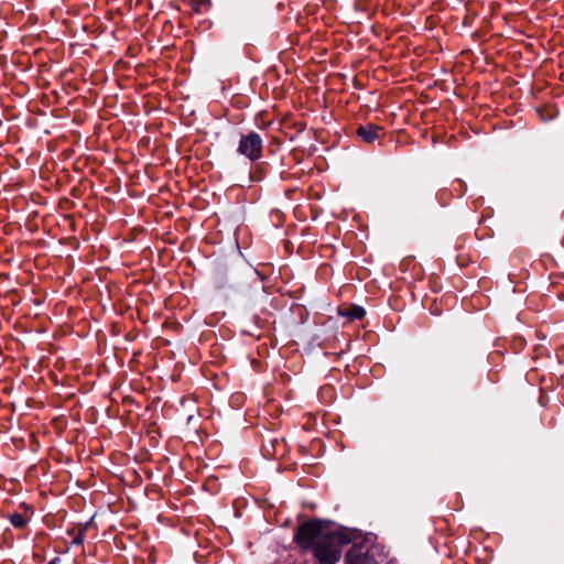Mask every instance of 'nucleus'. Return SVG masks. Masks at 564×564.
Here are the masks:
<instances>
[{
  "instance_id": "39448f33",
  "label": "nucleus",
  "mask_w": 564,
  "mask_h": 564,
  "mask_svg": "<svg viewBox=\"0 0 564 564\" xmlns=\"http://www.w3.org/2000/svg\"><path fill=\"white\" fill-rule=\"evenodd\" d=\"M339 314L349 318L350 321H354L362 318L366 312L361 306L354 305L350 307L340 308Z\"/></svg>"
},
{
  "instance_id": "423d86ee",
  "label": "nucleus",
  "mask_w": 564,
  "mask_h": 564,
  "mask_svg": "<svg viewBox=\"0 0 564 564\" xmlns=\"http://www.w3.org/2000/svg\"><path fill=\"white\" fill-rule=\"evenodd\" d=\"M11 523L15 527V528H23L26 523V520L24 519L23 516L19 514V513H14L12 514L11 517Z\"/></svg>"
},
{
  "instance_id": "7ed1b4c3",
  "label": "nucleus",
  "mask_w": 564,
  "mask_h": 564,
  "mask_svg": "<svg viewBox=\"0 0 564 564\" xmlns=\"http://www.w3.org/2000/svg\"><path fill=\"white\" fill-rule=\"evenodd\" d=\"M346 564H375L373 556L370 555V545L368 542H358L349 549Z\"/></svg>"
},
{
  "instance_id": "f03ea898",
  "label": "nucleus",
  "mask_w": 564,
  "mask_h": 564,
  "mask_svg": "<svg viewBox=\"0 0 564 564\" xmlns=\"http://www.w3.org/2000/svg\"><path fill=\"white\" fill-rule=\"evenodd\" d=\"M238 152L251 161L259 160L262 155L261 137L256 132L242 135L239 141Z\"/></svg>"
},
{
  "instance_id": "f257e3e1",
  "label": "nucleus",
  "mask_w": 564,
  "mask_h": 564,
  "mask_svg": "<svg viewBox=\"0 0 564 564\" xmlns=\"http://www.w3.org/2000/svg\"><path fill=\"white\" fill-rule=\"evenodd\" d=\"M351 532L333 528L329 522L313 520L299 528L295 540L302 547H314L319 564H336L341 546L351 542Z\"/></svg>"
},
{
  "instance_id": "20e7f679",
  "label": "nucleus",
  "mask_w": 564,
  "mask_h": 564,
  "mask_svg": "<svg viewBox=\"0 0 564 564\" xmlns=\"http://www.w3.org/2000/svg\"><path fill=\"white\" fill-rule=\"evenodd\" d=\"M381 129L373 124L358 128V135L366 142H373L380 137Z\"/></svg>"
}]
</instances>
